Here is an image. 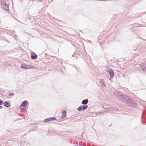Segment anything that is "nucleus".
<instances>
[{
	"mask_svg": "<svg viewBox=\"0 0 146 146\" xmlns=\"http://www.w3.org/2000/svg\"><path fill=\"white\" fill-rule=\"evenodd\" d=\"M113 94L115 96L119 98H121V95L122 94L120 91L117 90L114 91Z\"/></svg>",
	"mask_w": 146,
	"mask_h": 146,
	"instance_id": "nucleus-4",
	"label": "nucleus"
},
{
	"mask_svg": "<svg viewBox=\"0 0 146 146\" xmlns=\"http://www.w3.org/2000/svg\"><path fill=\"white\" fill-rule=\"evenodd\" d=\"M108 70H106L107 74L110 75L111 78L113 77L114 75V72L113 71L109 68H108Z\"/></svg>",
	"mask_w": 146,
	"mask_h": 146,
	"instance_id": "nucleus-3",
	"label": "nucleus"
},
{
	"mask_svg": "<svg viewBox=\"0 0 146 146\" xmlns=\"http://www.w3.org/2000/svg\"><path fill=\"white\" fill-rule=\"evenodd\" d=\"M140 67L143 71H146V64H143L141 65Z\"/></svg>",
	"mask_w": 146,
	"mask_h": 146,
	"instance_id": "nucleus-9",
	"label": "nucleus"
},
{
	"mask_svg": "<svg viewBox=\"0 0 146 146\" xmlns=\"http://www.w3.org/2000/svg\"><path fill=\"white\" fill-rule=\"evenodd\" d=\"M4 102L3 101L1 100H0V105H1L3 104Z\"/></svg>",
	"mask_w": 146,
	"mask_h": 146,
	"instance_id": "nucleus-20",
	"label": "nucleus"
},
{
	"mask_svg": "<svg viewBox=\"0 0 146 146\" xmlns=\"http://www.w3.org/2000/svg\"><path fill=\"white\" fill-rule=\"evenodd\" d=\"M88 99L84 100L82 102V104L84 105H87L88 103Z\"/></svg>",
	"mask_w": 146,
	"mask_h": 146,
	"instance_id": "nucleus-13",
	"label": "nucleus"
},
{
	"mask_svg": "<svg viewBox=\"0 0 146 146\" xmlns=\"http://www.w3.org/2000/svg\"><path fill=\"white\" fill-rule=\"evenodd\" d=\"M45 57L47 59H48L49 58H50V55H49L47 54H45Z\"/></svg>",
	"mask_w": 146,
	"mask_h": 146,
	"instance_id": "nucleus-17",
	"label": "nucleus"
},
{
	"mask_svg": "<svg viewBox=\"0 0 146 146\" xmlns=\"http://www.w3.org/2000/svg\"><path fill=\"white\" fill-rule=\"evenodd\" d=\"M2 108H3V107H2L1 106H0V109Z\"/></svg>",
	"mask_w": 146,
	"mask_h": 146,
	"instance_id": "nucleus-23",
	"label": "nucleus"
},
{
	"mask_svg": "<svg viewBox=\"0 0 146 146\" xmlns=\"http://www.w3.org/2000/svg\"><path fill=\"white\" fill-rule=\"evenodd\" d=\"M21 67L23 69H27L32 68V67H31L29 65L26 64H22Z\"/></svg>",
	"mask_w": 146,
	"mask_h": 146,
	"instance_id": "nucleus-6",
	"label": "nucleus"
},
{
	"mask_svg": "<svg viewBox=\"0 0 146 146\" xmlns=\"http://www.w3.org/2000/svg\"><path fill=\"white\" fill-rule=\"evenodd\" d=\"M140 38V39H143V40H144V39H142V38Z\"/></svg>",
	"mask_w": 146,
	"mask_h": 146,
	"instance_id": "nucleus-24",
	"label": "nucleus"
},
{
	"mask_svg": "<svg viewBox=\"0 0 146 146\" xmlns=\"http://www.w3.org/2000/svg\"><path fill=\"white\" fill-rule=\"evenodd\" d=\"M82 110V106L79 107L77 109V110L78 111H81Z\"/></svg>",
	"mask_w": 146,
	"mask_h": 146,
	"instance_id": "nucleus-16",
	"label": "nucleus"
},
{
	"mask_svg": "<svg viewBox=\"0 0 146 146\" xmlns=\"http://www.w3.org/2000/svg\"><path fill=\"white\" fill-rule=\"evenodd\" d=\"M16 38V37H15V38Z\"/></svg>",
	"mask_w": 146,
	"mask_h": 146,
	"instance_id": "nucleus-25",
	"label": "nucleus"
},
{
	"mask_svg": "<svg viewBox=\"0 0 146 146\" xmlns=\"http://www.w3.org/2000/svg\"><path fill=\"white\" fill-rule=\"evenodd\" d=\"M112 110L113 111H116L117 110H118V108H114L112 109Z\"/></svg>",
	"mask_w": 146,
	"mask_h": 146,
	"instance_id": "nucleus-21",
	"label": "nucleus"
},
{
	"mask_svg": "<svg viewBox=\"0 0 146 146\" xmlns=\"http://www.w3.org/2000/svg\"><path fill=\"white\" fill-rule=\"evenodd\" d=\"M77 55L76 54H75V52H74V54L72 55V57H75L76 56V55Z\"/></svg>",
	"mask_w": 146,
	"mask_h": 146,
	"instance_id": "nucleus-22",
	"label": "nucleus"
},
{
	"mask_svg": "<svg viewBox=\"0 0 146 146\" xmlns=\"http://www.w3.org/2000/svg\"><path fill=\"white\" fill-rule=\"evenodd\" d=\"M66 115V112L65 110L63 111L62 112V119L65 118Z\"/></svg>",
	"mask_w": 146,
	"mask_h": 146,
	"instance_id": "nucleus-12",
	"label": "nucleus"
},
{
	"mask_svg": "<svg viewBox=\"0 0 146 146\" xmlns=\"http://www.w3.org/2000/svg\"><path fill=\"white\" fill-rule=\"evenodd\" d=\"M100 83L102 85V86L105 87L106 86V83L104 82V80L102 79L100 80Z\"/></svg>",
	"mask_w": 146,
	"mask_h": 146,
	"instance_id": "nucleus-11",
	"label": "nucleus"
},
{
	"mask_svg": "<svg viewBox=\"0 0 146 146\" xmlns=\"http://www.w3.org/2000/svg\"><path fill=\"white\" fill-rule=\"evenodd\" d=\"M0 4L3 9L6 11H9V5L7 4L6 1L0 0Z\"/></svg>",
	"mask_w": 146,
	"mask_h": 146,
	"instance_id": "nucleus-2",
	"label": "nucleus"
},
{
	"mask_svg": "<svg viewBox=\"0 0 146 146\" xmlns=\"http://www.w3.org/2000/svg\"><path fill=\"white\" fill-rule=\"evenodd\" d=\"M28 104V101L27 100H25L20 105V107L24 108H26Z\"/></svg>",
	"mask_w": 146,
	"mask_h": 146,
	"instance_id": "nucleus-7",
	"label": "nucleus"
},
{
	"mask_svg": "<svg viewBox=\"0 0 146 146\" xmlns=\"http://www.w3.org/2000/svg\"><path fill=\"white\" fill-rule=\"evenodd\" d=\"M126 97V99L123 102L124 103H127L129 104V105L132 107H135L136 106L137 104L133 99L128 96Z\"/></svg>",
	"mask_w": 146,
	"mask_h": 146,
	"instance_id": "nucleus-1",
	"label": "nucleus"
},
{
	"mask_svg": "<svg viewBox=\"0 0 146 146\" xmlns=\"http://www.w3.org/2000/svg\"><path fill=\"white\" fill-rule=\"evenodd\" d=\"M31 58L33 60H35L37 58V56L34 52H32L31 53Z\"/></svg>",
	"mask_w": 146,
	"mask_h": 146,
	"instance_id": "nucleus-8",
	"label": "nucleus"
},
{
	"mask_svg": "<svg viewBox=\"0 0 146 146\" xmlns=\"http://www.w3.org/2000/svg\"><path fill=\"white\" fill-rule=\"evenodd\" d=\"M3 105L5 107L9 108L11 106V104L10 103L7 102L5 101L4 102Z\"/></svg>",
	"mask_w": 146,
	"mask_h": 146,
	"instance_id": "nucleus-10",
	"label": "nucleus"
},
{
	"mask_svg": "<svg viewBox=\"0 0 146 146\" xmlns=\"http://www.w3.org/2000/svg\"><path fill=\"white\" fill-rule=\"evenodd\" d=\"M102 112H98L96 113V115L97 116H98L100 115V114H102Z\"/></svg>",
	"mask_w": 146,
	"mask_h": 146,
	"instance_id": "nucleus-18",
	"label": "nucleus"
},
{
	"mask_svg": "<svg viewBox=\"0 0 146 146\" xmlns=\"http://www.w3.org/2000/svg\"><path fill=\"white\" fill-rule=\"evenodd\" d=\"M82 110H84L87 109L88 108L87 105H84V106H82Z\"/></svg>",
	"mask_w": 146,
	"mask_h": 146,
	"instance_id": "nucleus-15",
	"label": "nucleus"
},
{
	"mask_svg": "<svg viewBox=\"0 0 146 146\" xmlns=\"http://www.w3.org/2000/svg\"><path fill=\"white\" fill-rule=\"evenodd\" d=\"M127 96L125 94H122V95H121V97L122 98V101L123 102L125 100V99H126V96Z\"/></svg>",
	"mask_w": 146,
	"mask_h": 146,
	"instance_id": "nucleus-14",
	"label": "nucleus"
},
{
	"mask_svg": "<svg viewBox=\"0 0 146 146\" xmlns=\"http://www.w3.org/2000/svg\"><path fill=\"white\" fill-rule=\"evenodd\" d=\"M56 118L55 117H53L45 119L44 121V122H47L50 121H54L56 119Z\"/></svg>",
	"mask_w": 146,
	"mask_h": 146,
	"instance_id": "nucleus-5",
	"label": "nucleus"
},
{
	"mask_svg": "<svg viewBox=\"0 0 146 146\" xmlns=\"http://www.w3.org/2000/svg\"><path fill=\"white\" fill-rule=\"evenodd\" d=\"M14 93H10L9 94V95L10 96H14Z\"/></svg>",
	"mask_w": 146,
	"mask_h": 146,
	"instance_id": "nucleus-19",
	"label": "nucleus"
}]
</instances>
